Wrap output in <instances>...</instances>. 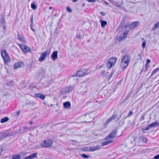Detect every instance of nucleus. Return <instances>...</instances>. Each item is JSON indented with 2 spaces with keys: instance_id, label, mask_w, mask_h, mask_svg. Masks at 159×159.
I'll return each instance as SVG.
<instances>
[{
  "instance_id": "obj_6",
  "label": "nucleus",
  "mask_w": 159,
  "mask_h": 159,
  "mask_svg": "<svg viewBox=\"0 0 159 159\" xmlns=\"http://www.w3.org/2000/svg\"><path fill=\"white\" fill-rule=\"evenodd\" d=\"M52 143V141L51 139H48L42 142L41 145L43 147L48 148L51 146Z\"/></svg>"
},
{
  "instance_id": "obj_10",
  "label": "nucleus",
  "mask_w": 159,
  "mask_h": 159,
  "mask_svg": "<svg viewBox=\"0 0 159 159\" xmlns=\"http://www.w3.org/2000/svg\"><path fill=\"white\" fill-rule=\"evenodd\" d=\"M139 25V23L138 21H135L131 23L129 25H127L125 26V27H129L130 29H132L135 28L138 26Z\"/></svg>"
},
{
  "instance_id": "obj_47",
  "label": "nucleus",
  "mask_w": 159,
  "mask_h": 159,
  "mask_svg": "<svg viewBox=\"0 0 159 159\" xmlns=\"http://www.w3.org/2000/svg\"><path fill=\"white\" fill-rule=\"evenodd\" d=\"M150 62V60L149 59H147L146 64H148V63H149Z\"/></svg>"
},
{
  "instance_id": "obj_4",
  "label": "nucleus",
  "mask_w": 159,
  "mask_h": 159,
  "mask_svg": "<svg viewBox=\"0 0 159 159\" xmlns=\"http://www.w3.org/2000/svg\"><path fill=\"white\" fill-rule=\"evenodd\" d=\"M50 53V50L48 49L47 51L42 53L40 57L39 58V61H42L45 60L47 56H48Z\"/></svg>"
},
{
  "instance_id": "obj_48",
  "label": "nucleus",
  "mask_w": 159,
  "mask_h": 159,
  "mask_svg": "<svg viewBox=\"0 0 159 159\" xmlns=\"http://www.w3.org/2000/svg\"><path fill=\"white\" fill-rule=\"evenodd\" d=\"M20 113V111H17L16 112V115L17 116H18L19 115Z\"/></svg>"
},
{
  "instance_id": "obj_39",
  "label": "nucleus",
  "mask_w": 159,
  "mask_h": 159,
  "mask_svg": "<svg viewBox=\"0 0 159 159\" xmlns=\"http://www.w3.org/2000/svg\"><path fill=\"white\" fill-rule=\"evenodd\" d=\"M150 128H151V127H150V126H149V125L145 128L144 130L145 131L147 130H148Z\"/></svg>"
},
{
  "instance_id": "obj_13",
  "label": "nucleus",
  "mask_w": 159,
  "mask_h": 159,
  "mask_svg": "<svg viewBox=\"0 0 159 159\" xmlns=\"http://www.w3.org/2000/svg\"><path fill=\"white\" fill-rule=\"evenodd\" d=\"M57 51H54L51 56V57L53 61H55L57 58Z\"/></svg>"
},
{
  "instance_id": "obj_18",
  "label": "nucleus",
  "mask_w": 159,
  "mask_h": 159,
  "mask_svg": "<svg viewBox=\"0 0 159 159\" xmlns=\"http://www.w3.org/2000/svg\"><path fill=\"white\" fill-rule=\"evenodd\" d=\"M37 154V153H34L28 156L25 157V159H31L35 158L36 157Z\"/></svg>"
},
{
  "instance_id": "obj_33",
  "label": "nucleus",
  "mask_w": 159,
  "mask_h": 159,
  "mask_svg": "<svg viewBox=\"0 0 159 159\" xmlns=\"http://www.w3.org/2000/svg\"><path fill=\"white\" fill-rule=\"evenodd\" d=\"M76 37L78 39H81L83 38V37L79 34H77Z\"/></svg>"
},
{
  "instance_id": "obj_23",
  "label": "nucleus",
  "mask_w": 159,
  "mask_h": 159,
  "mask_svg": "<svg viewBox=\"0 0 159 159\" xmlns=\"http://www.w3.org/2000/svg\"><path fill=\"white\" fill-rule=\"evenodd\" d=\"M107 140V141H105L103 142H102L101 143L102 146H104L107 145L108 144H109L110 143H111L112 141L111 140Z\"/></svg>"
},
{
  "instance_id": "obj_62",
  "label": "nucleus",
  "mask_w": 159,
  "mask_h": 159,
  "mask_svg": "<svg viewBox=\"0 0 159 159\" xmlns=\"http://www.w3.org/2000/svg\"><path fill=\"white\" fill-rule=\"evenodd\" d=\"M119 119H117V120H119Z\"/></svg>"
},
{
  "instance_id": "obj_11",
  "label": "nucleus",
  "mask_w": 159,
  "mask_h": 159,
  "mask_svg": "<svg viewBox=\"0 0 159 159\" xmlns=\"http://www.w3.org/2000/svg\"><path fill=\"white\" fill-rule=\"evenodd\" d=\"M24 63L22 62L19 61L16 63L14 65L13 68L14 69H17L21 67L24 66Z\"/></svg>"
},
{
  "instance_id": "obj_44",
  "label": "nucleus",
  "mask_w": 159,
  "mask_h": 159,
  "mask_svg": "<svg viewBox=\"0 0 159 159\" xmlns=\"http://www.w3.org/2000/svg\"><path fill=\"white\" fill-rule=\"evenodd\" d=\"M100 14L102 16H104L105 15V14L102 11L100 12Z\"/></svg>"
},
{
  "instance_id": "obj_19",
  "label": "nucleus",
  "mask_w": 159,
  "mask_h": 159,
  "mask_svg": "<svg viewBox=\"0 0 159 159\" xmlns=\"http://www.w3.org/2000/svg\"><path fill=\"white\" fill-rule=\"evenodd\" d=\"M35 95L36 97L40 98V99L43 100L45 97V95L41 94L39 93H35Z\"/></svg>"
},
{
  "instance_id": "obj_12",
  "label": "nucleus",
  "mask_w": 159,
  "mask_h": 159,
  "mask_svg": "<svg viewBox=\"0 0 159 159\" xmlns=\"http://www.w3.org/2000/svg\"><path fill=\"white\" fill-rule=\"evenodd\" d=\"M73 88L72 87H66L64 88V89L62 90L61 92L62 93H68L72 90Z\"/></svg>"
},
{
  "instance_id": "obj_42",
  "label": "nucleus",
  "mask_w": 159,
  "mask_h": 159,
  "mask_svg": "<svg viewBox=\"0 0 159 159\" xmlns=\"http://www.w3.org/2000/svg\"><path fill=\"white\" fill-rule=\"evenodd\" d=\"M45 72V70L44 68H42L41 70V73L42 74L44 73Z\"/></svg>"
},
{
  "instance_id": "obj_7",
  "label": "nucleus",
  "mask_w": 159,
  "mask_h": 159,
  "mask_svg": "<svg viewBox=\"0 0 159 159\" xmlns=\"http://www.w3.org/2000/svg\"><path fill=\"white\" fill-rule=\"evenodd\" d=\"M87 86L88 84L86 82H83L81 83L80 84L81 92L85 93L87 90Z\"/></svg>"
},
{
  "instance_id": "obj_24",
  "label": "nucleus",
  "mask_w": 159,
  "mask_h": 159,
  "mask_svg": "<svg viewBox=\"0 0 159 159\" xmlns=\"http://www.w3.org/2000/svg\"><path fill=\"white\" fill-rule=\"evenodd\" d=\"M100 22L101 23V26L102 28L104 27L107 24V22L106 21L101 20Z\"/></svg>"
},
{
  "instance_id": "obj_26",
  "label": "nucleus",
  "mask_w": 159,
  "mask_h": 159,
  "mask_svg": "<svg viewBox=\"0 0 159 159\" xmlns=\"http://www.w3.org/2000/svg\"><path fill=\"white\" fill-rule=\"evenodd\" d=\"M7 135L5 133H0V140L3 138H6Z\"/></svg>"
},
{
  "instance_id": "obj_28",
  "label": "nucleus",
  "mask_w": 159,
  "mask_h": 159,
  "mask_svg": "<svg viewBox=\"0 0 159 159\" xmlns=\"http://www.w3.org/2000/svg\"><path fill=\"white\" fill-rule=\"evenodd\" d=\"M158 28H159V22L156 23L154 25L152 28V30H154Z\"/></svg>"
},
{
  "instance_id": "obj_30",
  "label": "nucleus",
  "mask_w": 159,
  "mask_h": 159,
  "mask_svg": "<svg viewBox=\"0 0 159 159\" xmlns=\"http://www.w3.org/2000/svg\"><path fill=\"white\" fill-rule=\"evenodd\" d=\"M20 156L19 155H16L13 157L12 159H20Z\"/></svg>"
},
{
  "instance_id": "obj_3",
  "label": "nucleus",
  "mask_w": 159,
  "mask_h": 159,
  "mask_svg": "<svg viewBox=\"0 0 159 159\" xmlns=\"http://www.w3.org/2000/svg\"><path fill=\"white\" fill-rule=\"evenodd\" d=\"M117 60L116 57H112L109 59L106 64L107 67L109 68L112 67L115 64Z\"/></svg>"
},
{
  "instance_id": "obj_9",
  "label": "nucleus",
  "mask_w": 159,
  "mask_h": 159,
  "mask_svg": "<svg viewBox=\"0 0 159 159\" xmlns=\"http://www.w3.org/2000/svg\"><path fill=\"white\" fill-rule=\"evenodd\" d=\"M88 74V72H87L86 70H80L76 73L77 76L79 77L84 76Z\"/></svg>"
},
{
  "instance_id": "obj_35",
  "label": "nucleus",
  "mask_w": 159,
  "mask_h": 159,
  "mask_svg": "<svg viewBox=\"0 0 159 159\" xmlns=\"http://www.w3.org/2000/svg\"><path fill=\"white\" fill-rule=\"evenodd\" d=\"M81 156L82 157L86 158H88L89 157V156H88L87 155L84 154H81Z\"/></svg>"
},
{
  "instance_id": "obj_56",
  "label": "nucleus",
  "mask_w": 159,
  "mask_h": 159,
  "mask_svg": "<svg viewBox=\"0 0 159 159\" xmlns=\"http://www.w3.org/2000/svg\"><path fill=\"white\" fill-rule=\"evenodd\" d=\"M33 16H32V17L31 18L30 21H33Z\"/></svg>"
},
{
  "instance_id": "obj_34",
  "label": "nucleus",
  "mask_w": 159,
  "mask_h": 159,
  "mask_svg": "<svg viewBox=\"0 0 159 159\" xmlns=\"http://www.w3.org/2000/svg\"><path fill=\"white\" fill-rule=\"evenodd\" d=\"M108 73L105 70H102L101 72V75L103 76H104L106 75L107 73Z\"/></svg>"
},
{
  "instance_id": "obj_60",
  "label": "nucleus",
  "mask_w": 159,
  "mask_h": 159,
  "mask_svg": "<svg viewBox=\"0 0 159 159\" xmlns=\"http://www.w3.org/2000/svg\"><path fill=\"white\" fill-rule=\"evenodd\" d=\"M82 5H83V6H84L85 4H83Z\"/></svg>"
},
{
  "instance_id": "obj_8",
  "label": "nucleus",
  "mask_w": 159,
  "mask_h": 159,
  "mask_svg": "<svg viewBox=\"0 0 159 159\" xmlns=\"http://www.w3.org/2000/svg\"><path fill=\"white\" fill-rule=\"evenodd\" d=\"M117 131L116 130H113L111 133L106 137V139L109 140L110 139H112L114 138L116 136Z\"/></svg>"
},
{
  "instance_id": "obj_61",
  "label": "nucleus",
  "mask_w": 159,
  "mask_h": 159,
  "mask_svg": "<svg viewBox=\"0 0 159 159\" xmlns=\"http://www.w3.org/2000/svg\"><path fill=\"white\" fill-rule=\"evenodd\" d=\"M142 70H143V69H142V70H141V72H142Z\"/></svg>"
},
{
  "instance_id": "obj_2",
  "label": "nucleus",
  "mask_w": 159,
  "mask_h": 159,
  "mask_svg": "<svg viewBox=\"0 0 159 159\" xmlns=\"http://www.w3.org/2000/svg\"><path fill=\"white\" fill-rule=\"evenodd\" d=\"M1 55L4 61L5 65L7 64L10 61V58L8 54L5 50L2 51Z\"/></svg>"
},
{
  "instance_id": "obj_22",
  "label": "nucleus",
  "mask_w": 159,
  "mask_h": 159,
  "mask_svg": "<svg viewBox=\"0 0 159 159\" xmlns=\"http://www.w3.org/2000/svg\"><path fill=\"white\" fill-rule=\"evenodd\" d=\"M159 125V123L157 121H155L154 122L152 123L149 124V126L151 128H152L156 126L157 125Z\"/></svg>"
},
{
  "instance_id": "obj_40",
  "label": "nucleus",
  "mask_w": 159,
  "mask_h": 159,
  "mask_svg": "<svg viewBox=\"0 0 159 159\" xmlns=\"http://www.w3.org/2000/svg\"><path fill=\"white\" fill-rule=\"evenodd\" d=\"M102 1L104 2L107 5L109 6L110 7H111V6L110 5H109L108 3L106 1H105L104 0H102Z\"/></svg>"
},
{
  "instance_id": "obj_43",
  "label": "nucleus",
  "mask_w": 159,
  "mask_h": 159,
  "mask_svg": "<svg viewBox=\"0 0 159 159\" xmlns=\"http://www.w3.org/2000/svg\"><path fill=\"white\" fill-rule=\"evenodd\" d=\"M88 2H95L96 0H87Z\"/></svg>"
},
{
  "instance_id": "obj_21",
  "label": "nucleus",
  "mask_w": 159,
  "mask_h": 159,
  "mask_svg": "<svg viewBox=\"0 0 159 159\" xmlns=\"http://www.w3.org/2000/svg\"><path fill=\"white\" fill-rule=\"evenodd\" d=\"M70 102L68 101L63 103V106L66 108H70Z\"/></svg>"
},
{
  "instance_id": "obj_41",
  "label": "nucleus",
  "mask_w": 159,
  "mask_h": 159,
  "mask_svg": "<svg viewBox=\"0 0 159 159\" xmlns=\"http://www.w3.org/2000/svg\"><path fill=\"white\" fill-rule=\"evenodd\" d=\"M154 158V159H159V154L155 156Z\"/></svg>"
},
{
  "instance_id": "obj_46",
  "label": "nucleus",
  "mask_w": 159,
  "mask_h": 159,
  "mask_svg": "<svg viewBox=\"0 0 159 159\" xmlns=\"http://www.w3.org/2000/svg\"><path fill=\"white\" fill-rule=\"evenodd\" d=\"M109 2L111 3L112 4H113V3H114V1H113V0H108Z\"/></svg>"
},
{
  "instance_id": "obj_36",
  "label": "nucleus",
  "mask_w": 159,
  "mask_h": 159,
  "mask_svg": "<svg viewBox=\"0 0 159 159\" xmlns=\"http://www.w3.org/2000/svg\"><path fill=\"white\" fill-rule=\"evenodd\" d=\"M133 114V112L132 111H130L128 114V115L126 117H130Z\"/></svg>"
},
{
  "instance_id": "obj_58",
  "label": "nucleus",
  "mask_w": 159,
  "mask_h": 159,
  "mask_svg": "<svg viewBox=\"0 0 159 159\" xmlns=\"http://www.w3.org/2000/svg\"><path fill=\"white\" fill-rule=\"evenodd\" d=\"M52 7H50L49 8V10H51V9H52Z\"/></svg>"
},
{
  "instance_id": "obj_29",
  "label": "nucleus",
  "mask_w": 159,
  "mask_h": 159,
  "mask_svg": "<svg viewBox=\"0 0 159 159\" xmlns=\"http://www.w3.org/2000/svg\"><path fill=\"white\" fill-rule=\"evenodd\" d=\"M159 70V68H158L153 70L151 76H152L153 75L156 73L157 71Z\"/></svg>"
},
{
  "instance_id": "obj_52",
  "label": "nucleus",
  "mask_w": 159,
  "mask_h": 159,
  "mask_svg": "<svg viewBox=\"0 0 159 159\" xmlns=\"http://www.w3.org/2000/svg\"><path fill=\"white\" fill-rule=\"evenodd\" d=\"M30 27L31 30L34 31V30L33 28V26L30 25Z\"/></svg>"
},
{
  "instance_id": "obj_20",
  "label": "nucleus",
  "mask_w": 159,
  "mask_h": 159,
  "mask_svg": "<svg viewBox=\"0 0 159 159\" xmlns=\"http://www.w3.org/2000/svg\"><path fill=\"white\" fill-rule=\"evenodd\" d=\"M128 32L127 31H126L124 32L123 35L119 37L118 40H120L124 38H126L128 34Z\"/></svg>"
},
{
  "instance_id": "obj_50",
  "label": "nucleus",
  "mask_w": 159,
  "mask_h": 159,
  "mask_svg": "<svg viewBox=\"0 0 159 159\" xmlns=\"http://www.w3.org/2000/svg\"><path fill=\"white\" fill-rule=\"evenodd\" d=\"M145 66L146 68H148L149 67V65H148V64H146L145 65Z\"/></svg>"
},
{
  "instance_id": "obj_15",
  "label": "nucleus",
  "mask_w": 159,
  "mask_h": 159,
  "mask_svg": "<svg viewBox=\"0 0 159 159\" xmlns=\"http://www.w3.org/2000/svg\"><path fill=\"white\" fill-rule=\"evenodd\" d=\"M117 116V115L116 114H113L112 116L109 118L106 121V123L108 124L112 120L115 119Z\"/></svg>"
},
{
  "instance_id": "obj_51",
  "label": "nucleus",
  "mask_w": 159,
  "mask_h": 159,
  "mask_svg": "<svg viewBox=\"0 0 159 159\" xmlns=\"http://www.w3.org/2000/svg\"><path fill=\"white\" fill-rule=\"evenodd\" d=\"M30 25L33 26V21H30Z\"/></svg>"
},
{
  "instance_id": "obj_25",
  "label": "nucleus",
  "mask_w": 159,
  "mask_h": 159,
  "mask_svg": "<svg viewBox=\"0 0 159 159\" xmlns=\"http://www.w3.org/2000/svg\"><path fill=\"white\" fill-rule=\"evenodd\" d=\"M9 120V119L7 117H5L1 119L0 122L1 123H2L7 121Z\"/></svg>"
},
{
  "instance_id": "obj_5",
  "label": "nucleus",
  "mask_w": 159,
  "mask_h": 159,
  "mask_svg": "<svg viewBox=\"0 0 159 159\" xmlns=\"http://www.w3.org/2000/svg\"><path fill=\"white\" fill-rule=\"evenodd\" d=\"M17 44L19 47L24 52L27 53L30 51V49L29 47L19 43H17Z\"/></svg>"
},
{
  "instance_id": "obj_17",
  "label": "nucleus",
  "mask_w": 159,
  "mask_h": 159,
  "mask_svg": "<svg viewBox=\"0 0 159 159\" xmlns=\"http://www.w3.org/2000/svg\"><path fill=\"white\" fill-rule=\"evenodd\" d=\"M17 36L18 40L22 43H26V41L25 40L23 36L19 34H18Z\"/></svg>"
},
{
  "instance_id": "obj_14",
  "label": "nucleus",
  "mask_w": 159,
  "mask_h": 159,
  "mask_svg": "<svg viewBox=\"0 0 159 159\" xmlns=\"http://www.w3.org/2000/svg\"><path fill=\"white\" fill-rule=\"evenodd\" d=\"M30 130V128L26 126H21L20 127V131L25 132Z\"/></svg>"
},
{
  "instance_id": "obj_32",
  "label": "nucleus",
  "mask_w": 159,
  "mask_h": 159,
  "mask_svg": "<svg viewBox=\"0 0 159 159\" xmlns=\"http://www.w3.org/2000/svg\"><path fill=\"white\" fill-rule=\"evenodd\" d=\"M31 8L34 10H35L37 8V6L34 3L31 4Z\"/></svg>"
},
{
  "instance_id": "obj_38",
  "label": "nucleus",
  "mask_w": 159,
  "mask_h": 159,
  "mask_svg": "<svg viewBox=\"0 0 159 159\" xmlns=\"http://www.w3.org/2000/svg\"><path fill=\"white\" fill-rule=\"evenodd\" d=\"M66 10L68 12L70 13H71L72 12V10L69 7H67Z\"/></svg>"
},
{
  "instance_id": "obj_37",
  "label": "nucleus",
  "mask_w": 159,
  "mask_h": 159,
  "mask_svg": "<svg viewBox=\"0 0 159 159\" xmlns=\"http://www.w3.org/2000/svg\"><path fill=\"white\" fill-rule=\"evenodd\" d=\"M146 42L145 41H144L142 43V47L143 48H144L146 46Z\"/></svg>"
},
{
  "instance_id": "obj_16",
  "label": "nucleus",
  "mask_w": 159,
  "mask_h": 159,
  "mask_svg": "<svg viewBox=\"0 0 159 159\" xmlns=\"http://www.w3.org/2000/svg\"><path fill=\"white\" fill-rule=\"evenodd\" d=\"M100 148V146L99 145H97L96 146H92L89 148V150L91 152H93Z\"/></svg>"
},
{
  "instance_id": "obj_55",
  "label": "nucleus",
  "mask_w": 159,
  "mask_h": 159,
  "mask_svg": "<svg viewBox=\"0 0 159 159\" xmlns=\"http://www.w3.org/2000/svg\"><path fill=\"white\" fill-rule=\"evenodd\" d=\"M156 83L157 84L159 83V80L156 82Z\"/></svg>"
},
{
  "instance_id": "obj_31",
  "label": "nucleus",
  "mask_w": 159,
  "mask_h": 159,
  "mask_svg": "<svg viewBox=\"0 0 159 159\" xmlns=\"http://www.w3.org/2000/svg\"><path fill=\"white\" fill-rule=\"evenodd\" d=\"M114 5L116 6V7H120L121 5L118 3V2H114V3L113 4Z\"/></svg>"
},
{
  "instance_id": "obj_59",
  "label": "nucleus",
  "mask_w": 159,
  "mask_h": 159,
  "mask_svg": "<svg viewBox=\"0 0 159 159\" xmlns=\"http://www.w3.org/2000/svg\"><path fill=\"white\" fill-rule=\"evenodd\" d=\"M13 82V81H11L9 82L10 84H11Z\"/></svg>"
},
{
  "instance_id": "obj_45",
  "label": "nucleus",
  "mask_w": 159,
  "mask_h": 159,
  "mask_svg": "<svg viewBox=\"0 0 159 159\" xmlns=\"http://www.w3.org/2000/svg\"><path fill=\"white\" fill-rule=\"evenodd\" d=\"M144 116H143L141 117L140 118V121H142L144 119Z\"/></svg>"
},
{
  "instance_id": "obj_49",
  "label": "nucleus",
  "mask_w": 159,
  "mask_h": 159,
  "mask_svg": "<svg viewBox=\"0 0 159 159\" xmlns=\"http://www.w3.org/2000/svg\"><path fill=\"white\" fill-rule=\"evenodd\" d=\"M5 25H2V26H3V29H4V30H5L6 28V27Z\"/></svg>"
},
{
  "instance_id": "obj_1",
  "label": "nucleus",
  "mask_w": 159,
  "mask_h": 159,
  "mask_svg": "<svg viewBox=\"0 0 159 159\" xmlns=\"http://www.w3.org/2000/svg\"><path fill=\"white\" fill-rule=\"evenodd\" d=\"M130 61V57L128 54L124 55L121 61L120 66L124 70L128 66Z\"/></svg>"
},
{
  "instance_id": "obj_57",
  "label": "nucleus",
  "mask_w": 159,
  "mask_h": 159,
  "mask_svg": "<svg viewBox=\"0 0 159 159\" xmlns=\"http://www.w3.org/2000/svg\"><path fill=\"white\" fill-rule=\"evenodd\" d=\"M2 149H0V154H1V153L2 152Z\"/></svg>"
},
{
  "instance_id": "obj_27",
  "label": "nucleus",
  "mask_w": 159,
  "mask_h": 159,
  "mask_svg": "<svg viewBox=\"0 0 159 159\" xmlns=\"http://www.w3.org/2000/svg\"><path fill=\"white\" fill-rule=\"evenodd\" d=\"M0 22L1 24L2 25H6V22L5 21L4 18V17H2L1 18Z\"/></svg>"
},
{
  "instance_id": "obj_54",
  "label": "nucleus",
  "mask_w": 159,
  "mask_h": 159,
  "mask_svg": "<svg viewBox=\"0 0 159 159\" xmlns=\"http://www.w3.org/2000/svg\"><path fill=\"white\" fill-rule=\"evenodd\" d=\"M78 0H72L73 2H76Z\"/></svg>"
},
{
  "instance_id": "obj_53",
  "label": "nucleus",
  "mask_w": 159,
  "mask_h": 159,
  "mask_svg": "<svg viewBox=\"0 0 159 159\" xmlns=\"http://www.w3.org/2000/svg\"><path fill=\"white\" fill-rule=\"evenodd\" d=\"M29 124L30 125H31L33 124V122L32 121H30L29 122Z\"/></svg>"
}]
</instances>
